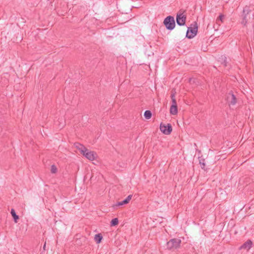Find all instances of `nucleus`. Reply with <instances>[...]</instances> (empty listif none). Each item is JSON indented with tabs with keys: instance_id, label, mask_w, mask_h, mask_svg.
<instances>
[{
	"instance_id": "10",
	"label": "nucleus",
	"mask_w": 254,
	"mask_h": 254,
	"mask_svg": "<svg viewBox=\"0 0 254 254\" xmlns=\"http://www.w3.org/2000/svg\"><path fill=\"white\" fill-rule=\"evenodd\" d=\"M74 146L77 149H78L80 151L82 154H83L85 152V151H87V149L84 145L78 142L75 143Z\"/></svg>"
},
{
	"instance_id": "1",
	"label": "nucleus",
	"mask_w": 254,
	"mask_h": 254,
	"mask_svg": "<svg viewBox=\"0 0 254 254\" xmlns=\"http://www.w3.org/2000/svg\"><path fill=\"white\" fill-rule=\"evenodd\" d=\"M198 30V25L196 22H194L188 28L186 37L192 39L196 35Z\"/></svg>"
},
{
	"instance_id": "18",
	"label": "nucleus",
	"mask_w": 254,
	"mask_h": 254,
	"mask_svg": "<svg viewBox=\"0 0 254 254\" xmlns=\"http://www.w3.org/2000/svg\"><path fill=\"white\" fill-rule=\"evenodd\" d=\"M199 163L201 165V168L202 169H204L205 166V161L204 159L203 160H199Z\"/></svg>"
},
{
	"instance_id": "5",
	"label": "nucleus",
	"mask_w": 254,
	"mask_h": 254,
	"mask_svg": "<svg viewBox=\"0 0 254 254\" xmlns=\"http://www.w3.org/2000/svg\"><path fill=\"white\" fill-rule=\"evenodd\" d=\"M160 130L165 134L168 135L171 133L172 130L171 125L168 124L167 125L161 124L160 125Z\"/></svg>"
},
{
	"instance_id": "9",
	"label": "nucleus",
	"mask_w": 254,
	"mask_h": 254,
	"mask_svg": "<svg viewBox=\"0 0 254 254\" xmlns=\"http://www.w3.org/2000/svg\"><path fill=\"white\" fill-rule=\"evenodd\" d=\"M253 244L251 240H248L240 247L239 249H244L248 251L252 247Z\"/></svg>"
},
{
	"instance_id": "22",
	"label": "nucleus",
	"mask_w": 254,
	"mask_h": 254,
	"mask_svg": "<svg viewBox=\"0 0 254 254\" xmlns=\"http://www.w3.org/2000/svg\"><path fill=\"white\" fill-rule=\"evenodd\" d=\"M45 248H46V242L45 243L44 245V246H43V249H44V250H45Z\"/></svg>"
},
{
	"instance_id": "12",
	"label": "nucleus",
	"mask_w": 254,
	"mask_h": 254,
	"mask_svg": "<svg viewBox=\"0 0 254 254\" xmlns=\"http://www.w3.org/2000/svg\"><path fill=\"white\" fill-rule=\"evenodd\" d=\"M170 112L172 115H176L178 113L177 105H172L170 107Z\"/></svg>"
},
{
	"instance_id": "17",
	"label": "nucleus",
	"mask_w": 254,
	"mask_h": 254,
	"mask_svg": "<svg viewBox=\"0 0 254 254\" xmlns=\"http://www.w3.org/2000/svg\"><path fill=\"white\" fill-rule=\"evenodd\" d=\"M51 171L52 173H56L57 171V168L54 165H52Z\"/></svg>"
},
{
	"instance_id": "4",
	"label": "nucleus",
	"mask_w": 254,
	"mask_h": 254,
	"mask_svg": "<svg viewBox=\"0 0 254 254\" xmlns=\"http://www.w3.org/2000/svg\"><path fill=\"white\" fill-rule=\"evenodd\" d=\"M187 17L180 10L176 15V22L179 26H184L186 24Z\"/></svg>"
},
{
	"instance_id": "23",
	"label": "nucleus",
	"mask_w": 254,
	"mask_h": 254,
	"mask_svg": "<svg viewBox=\"0 0 254 254\" xmlns=\"http://www.w3.org/2000/svg\"><path fill=\"white\" fill-rule=\"evenodd\" d=\"M252 20H254V15L253 14L252 15Z\"/></svg>"
},
{
	"instance_id": "3",
	"label": "nucleus",
	"mask_w": 254,
	"mask_h": 254,
	"mask_svg": "<svg viewBox=\"0 0 254 254\" xmlns=\"http://www.w3.org/2000/svg\"><path fill=\"white\" fill-rule=\"evenodd\" d=\"M181 240L178 238L171 239L167 243V248L170 250H174L180 246Z\"/></svg>"
},
{
	"instance_id": "7",
	"label": "nucleus",
	"mask_w": 254,
	"mask_h": 254,
	"mask_svg": "<svg viewBox=\"0 0 254 254\" xmlns=\"http://www.w3.org/2000/svg\"><path fill=\"white\" fill-rule=\"evenodd\" d=\"M227 101L229 105H235L236 103V98L231 91L227 94Z\"/></svg>"
},
{
	"instance_id": "11",
	"label": "nucleus",
	"mask_w": 254,
	"mask_h": 254,
	"mask_svg": "<svg viewBox=\"0 0 254 254\" xmlns=\"http://www.w3.org/2000/svg\"><path fill=\"white\" fill-rule=\"evenodd\" d=\"M132 198V195H128L124 200L123 201H120L118 203L117 205L120 206L126 204H127L129 202L130 199Z\"/></svg>"
},
{
	"instance_id": "6",
	"label": "nucleus",
	"mask_w": 254,
	"mask_h": 254,
	"mask_svg": "<svg viewBox=\"0 0 254 254\" xmlns=\"http://www.w3.org/2000/svg\"><path fill=\"white\" fill-rule=\"evenodd\" d=\"M251 9L250 8V7L246 5L243 9V18L242 20L241 23L243 24L244 25H246L247 23L249 22L248 19H247V15L249 14V13L250 12Z\"/></svg>"
},
{
	"instance_id": "14",
	"label": "nucleus",
	"mask_w": 254,
	"mask_h": 254,
	"mask_svg": "<svg viewBox=\"0 0 254 254\" xmlns=\"http://www.w3.org/2000/svg\"><path fill=\"white\" fill-rule=\"evenodd\" d=\"M10 213L13 218L14 222H16L17 220L19 219V216L16 214L14 209L12 208L11 209Z\"/></svg>"
},
{
	"instance_id": "19",
	"label": "nucleus",
	"mask_w": 254,
	"mask_h": 254,
	"mask_svg": "<svg viewBox=\"0 0 254 254\" xmlns=\"http://www.w3.org/2000/svg\"><path fill=\"white\" fill-rule=\"evenodd\" d=\"M110 222H119L118 219L117 218H115L113 219Z\"/></svg>"
},
{
	"instance_id": "20",
	"label": "nucleus",
	"mask_w": 254,
	"mask_h": 254,
	"mask_svg": "<svg viewBox=\"0 0 254 254\" xmlns=\"http://www.w3.org/2000/svg\"><path fill=\"white\" fill-rule=\"evenodd\" d=\"M118 224V223H111V226H115Z\"/></svg>"
},
{
	"instance_id": "13",
	"label": "nucleus",
	"mask_w": 254,
	"mask_h": 254,
	"mask_svg": "<svg viewBox=\"0 0 254 254\" xmlns=\"http://www.w3.org/2000/svg\"><path fill=\"white\" fill-rule=\"evenodd\" d=\"M103 239V236L101 234H98L95 235L94 240L97 244H99L101 242Z\"/></svg>"
},
{
	"instance_id": "16",
	"label": "nucleus",
	"mask_w": 254,
	"mask_h": 254,
	"mask_svg": "<svg viewBox=\"0 0 254 254\" xmlns=\"http://www.w3.org/2000/svg\"><path fill=\"white\" fill-rule=\"evenodd\" d=\"M171 99L172 101V105H177V102L175 99V94H173L171 95Z\"/></svg>"
},
{
	"instance_id": "21",
	"label": "nucleus",
	"mask_w": 254,
	"mask_h": 254,
	"mask_svg": "<svg viewBox=\"0 0 254 254\" xmlns=\"http://www.w3.org/2000/svg\"><path fill=\"white\" fill-rule=\"evenodd\" d=\"M223 17H224V16H223V15H220L219 16V18H220V19L221 20H222V19H223Z\"/></svg>"
},
{
	"instance_id": "15",
	"label": "nucleus",
	"mask_w": 254,
	"mask_h": 254,
	"mask_svg": "<svg viewBox=\"0 0 254 254\" xmlns=\"http://www.w3.org/2000/svg\"><path fill=\"white\" fill-rule=\"evenodd\" d=\"M144 116L146 119H150L152 116V113L150 111L146 110L144 113Z\"/></svg>"
},
{
	"instance_id": "8",
	"label": "nucleus",
	"mask_w": 254,
	"mask_h": 254,
	"mask_svg": "<svg viewBox=\"0 0 254 254\" xmlns=\"http://www.w3.org/2000/svg\"><path fill=\"white\" fill-rule=\"evenodd\" d=\"M82 155L87 159L92 161L94 160L97 156V154L95 152L89 151L88 149L87 151H85Z\"/></svg>"
},
{
	"instance_id": "2",
	"label": "nucleus",
	"mask_w": 254,
	"mask_h": 254,
	"mask_svg": "<svg viewBox=\"0 0 254 254\" xmlns=\"http://www.w3.org/2000/svg\"><path fill=\"white\" fill-rule=\"evenodd\" d=\"M163 23L166 28L169 30H173L176 26L175 19L173 16L169 15L164 20Z\"/></svg>"
}]
</instances>
